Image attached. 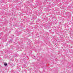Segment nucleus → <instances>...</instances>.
<instances>
[{
	"label": "nucleus",
	"mask_w": 73,
	"mask_h": 73,
	"mask_svg": "<svg viewBox=\"0 0 73 73\" xmlns=\"http://www.w3.org/2000/svg\"><path fill=\"white\" fill-rule=\"evenodd\" d=\"M9 44H10V43L12 42V40H10V41H9Z\"/></svg>",
	"instance_id": "1"
},
{
	"label": "nucleus",
	"mask_w": 73,
	"mask_h": 73,
	"mask_svg": "<svg viewBox=\"0 0 73 73\" xmlns=\"http://www.w3.org/2000/svg\"><path fill=\"white\" fill-rule=\"evenodd\" d=\"M7 64L6 63H4V65H5V66H7Z\"/></svg>",
	"instance_id": "2"
},
{
	"label": "nucleus",
	"mask_w": 73,
	"mask_h": 73,
	"mask_svg": "<svg viewBox=\"0 0 73 73\" xmlns=\"http://www.w3.org/2000/svg\"><path fill=\"white\" fill-rule=\"evenodd\" d=\"M16 55H17V56H15V57H18V56H19V54H17Z\"/></svg>",
	"instance_id": "3"
},
{
	"label": "nucleus",
	"mask_w": 73,
	"mask_h": 73,
	"mask_svg": "<svg viewBox=\"0 0 73 73\" xmlns=\"http://www.w3.org/2000/svg\"><path fill=\"white\" fill-rule=\"evenodd\" d=\"M45 27L46 28V29H48V26H45Z\"/></svg>",
	"instance_id": "4"
},
{
	"label": "nucleus",
	"mask_w": 73,
	"mask_h": 73,
	"mask_svg": "<svg viewBox=\"0 0 73 73\" xmlns=\"http://www.w3.org/2000/svg\"><path fill=\"white\" fill-rule=\"evenodd\" d=\"M25 71V72H26L27 70H24Z\"/></svg>",
	"instance_id": "5"
},
{
	"label": "nucleus",
	"mask_w": 73,
	"mask_h": 73,
	"mask_svg": "<svg viewBox=\"0 0 73 73\" xmlns=\"http://www.w3.org/2000/svg\"><path fill=\"white\" fill-rule=\"evenodd\" d=\"M34 57H35V56H34Z\"/></svg>",
	"instance_id": "6"
}]
</instances>
